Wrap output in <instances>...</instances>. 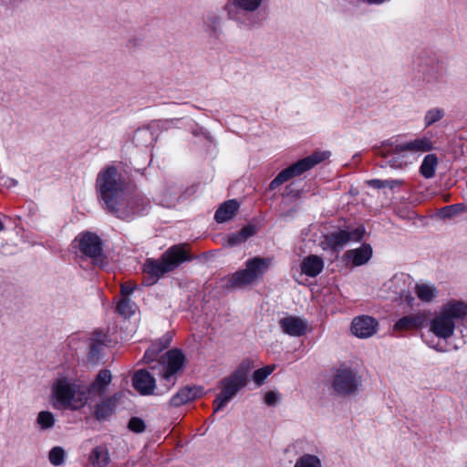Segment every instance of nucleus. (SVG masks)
Here are the masks:
<instances>
[{"label": "nucleus", "mask_w": 467, "mask_h": 467, "mask_svg": "<svg viewBox=\"0 0 467 467\" xmlns=\"http://www.w3.org/2000/svg\"><path fill=\"white\" fill-rule=\"evenodd\" d=\"M98 202L117 218L129 220L142 211L143 197L131 192L119 168L113 164L99 170L95 180Z\"/></svg>", "instance_id": "f257e3e1"}, {"label": "nucleus", "mask_w": 467, "mask_h": 467, "mask_svg": "<svg viewBox=\"0 0 467 467\" xmlns=\"http://www.w3.org/2000/svg\"><path fill=\"white\" fill-rule=\"evenodd\" d=\"M467 317V304L451 299L443 304L430 321V331L438 338L448 339L455 331L456 323Z\"/></svg>", "instance_id": "f03ea898"}, {"label": "nucleus", "mask_w": 467, "mask_h": 467, "mask_svg": "<svg viewBox=\"0 0 467 467\" xmlns=\"http://www.w3.org/2000/svg\"><path fill=\"white\" fill-rule=\"evenodd\" d=\"M185 244H174L167 249L159 260L148 259V285H152L165 274L177 269L182 264L192 261Z\"/></svg>", "instance_id": "7ed1b4c3"}, {"label": "nucleus", "mask_w": 467, "mask_h": 467, "mask_svg": "<svg viewBox=\"0 0 467 467\" xmlns=\"http://www.w3.org/2000/svg\"><path fill=\"white\" fill-rule=\"evenodd\" d=\"M254 368L252 360L246 358L229 376L220 381V394L213 401V414L221 410L241 390L248 381V376Z\"/></svg>", "instance_id": "20e7f679"}, {"label": "nucleus", "mask_w": 467, "mask_h": 467, "mask_svg": "<svg viewBox=\"0 0 467 467\" xmlns=\"http://www.w3.org/2000/svg\"><path fill=\"white\" fill-rule=\"evenodd\" d=\"M165 364V371L161 376L163 384L157 388L156 380L153 376L148 372V396L163 395L168 392L176 383L175 375L182 368L186 357L179 348L168 350L162 357Z\"/></svg>", "instance_id": "39448f33"}, {"label": "nucleus", "mask_w": 467, "mask_h": 467, "mask_svg": "<svg viewBox=\"0 0 467 467\" xmlns=\"http://www.w3.org/2000/svg\"><path fill=\"white\" fill-rule=\"evenodd\" d=\"M53 395L60 405L79 410L89 399V389L86 385L77 384L71 379L63 378L55 383Z\"/></svg>", "instance_id": "423d86ee"}, {"label": "nucleus", "mask_w": 467, "mask_h": 467, "mask_svg": "<svg viewBox=\"0 0 467 467\" xmlns=\"http://www.w3.org/2000/svg\"><path fill=\"white\" fill-rule=\"evenodd\" d=\"M271 264L270 258L254 257L245 263V268L233 274L227 282L229 288H242L263 277Z\"/></svg>", "instance_id": "0eeeda50"}, {"label": "nucleus", "mask_w": 467, "mask_h": 467, "mask_svg": "<svg viewBox=\"0 0 467 467\" xmlns=\"http://www.w3.org/2000/svg\"><path fill=\"white\" fill-rule=\"evenodd\" d=\"M328 152H314L311 155L299 160L280 171L275 178L270 182L269 188L274 190L289 181L294 177L300 176L304 172L311 170L317 164L320 163L328 157Z\"/></svg>", "instance_id": "6e6552de"}, {"label": "nucleus", "mask_w": 467, "mask_h": 467, "mask_svg": "<svg viewBox=\"0 0 467 467\" xmlns=\"http://www.w3.org/2000/svg\"><path fill=\"white\" fill-rule=\"evenodd\" d=\"M82 256L91 259L92 264L104 267L107 265L103 254L102 241L99 235L91 232L80 233L74 240Z\"/></svg>", "instance_id": "1a4fd4ad"}, {"label": "nucleus", "mask_w": 467, "mask_h": 467, "mask_svg": "<svg viewBox=\"0 0 467 467\" xmlns=\"http://www.w3.org/2000/svg\"><path fill=\"white\" fill-rule=\"evenodd\" d=\"M364 234V226H358L351 231L349 229H339L329 234L324 235L321 246L324 250H331L333 252L340 251L350 241H360Z\"/></svg>", "instance_id": "9d476101"}, {"label": "nucleus", "mask_w": 467, "mask_h": 467, "mask_svg": "<svg viewBox=\"0 0 467 467\" xmlns=\"http://www.w3.org/2000/svg\"><path fill=\"white\" fill-rule=\"evenodd\" d=\"M360 384V378L357 373L348 368H340L334 377L333 388L341 395L354 393Z\"/></svg>", "instance_id": "9b49d317"}, {"label": "nucleus", "mask_w": 467, "mask_h": 467, "mask_svg": "<svg viewBox=\"0 0 467 467\" xmlns=\"http://www.w3.org/2000/svg\"><path fill=\"white\" fill-rule=\"evenodd\" d=\"M391 146L390 151L393 154L404 157L407 153L416 154L430 151L432 149V143L430 139L422 137L410 141L396 143L394 141L388 143Z\"/></svg>", "instance_id": "f8f14e48"}, {"label": "nucleus", "mask_w": 467, "mask_h": 467, "mask_svg": "<svg viewBox=\"0 0 467 467\" xmlns=\"http://www.w3.org/2000/svg\"><path fill=\"white\" fill-rule=\"evenodd\" d=\"M379 328V322L376 318L362 315L353 318L351 322V332L359 338H368L375 335Z\"/></svg>", "instance_id": "ddd939ff"}, {"label": "nucleus", "mask_w": 467, "mask_h": 467, "mask_svg": "<svg viewBox=\"0 0 467 467\" xmlns=\"http://www.w3.org/2000/svg\"><path fill=\"white\" fill-rule=\"evenodd\" d=\"M182 186L172 183L161 187L154 197L161 205L173 208L182 202Z\"/></svg>", "instance_id": "4468645a"}, {"label": "nucleus", "mask_w": 467, "mask_h": 467, "mask_svg": "<svg viewBox=\"0 0 467 467\" xmlns=\"http://www.w3.org/2000/svg\"><path fill=\"white\" fill-rule=\"evenodd\" d=\"M282 331L290 337H299L307 331L308 323L306 319L289 316L279 320Z\"/></svg>", "instance_id": "2eb2a0df"}, {"label": "nucleus", "mask_w": 467, "mask_h": 467, "mask_svg": "<svg viewBox=\"0 0 467 467\" xmlns=\"http://www.w3.org/2000/svg\"><path fill=\"white\" fill-rule=\"evenodd\" d=\"M130 392H119L109 399L99 403L95 407V416L99 420H104L111 415L117 407V403L123 398H127Z\"/></svg>", "instance_id": "dca6fc26"}, {"label": "nucleus", "mask_w": 467, "mask_h": 467, "mask_svg": "<svg viewBox=\"0 0 467 467\" xmlns=\"http://www.w3.org/2000/svg\"><path fill=\"white\" fill-rule=\"evenodd\" d=\"M301 273L309 276H317L324 269L323 259L316 254L307 255L300 264Z\"/></svg>", "instance_id": "f3484780"}, {"label": "nucleus", "mask_w": 467, "mask_h": 467, "mask_svg": "<svg viewBox=\"0 0 467 467\" xmlns=\"http://www.w3.org/2000/svg\"><path fill=\"white\" fill-rule=\"evenodd\" d=\"M202 394V388L196 387H184L181 389L170 400L173 407H180L192 401Z\"/></svg>", "instance_id": "a211bd4d"}, {"label": "nucleus", "mask_w": 467, "mask_h": 467, "mask_svg": "<svg viewBox=\"0 0 467 467\" xmlns=\"http://www.w3.org/2000/svg\"><path fill=\"white\" fill-rule=\"evenodd\" d=\"M171 340L172 334L171 332H166L161 337L151 340L150 346L148 348V363L167 349L171 346Z\"/></svg>", "instance_id": "6ab92c4d"}, {"label": "nucleus", "mask_w": 467, "mask_h": 467, "mask_svg": "<svg viewBox=\"0 0 467 467\" xmlns=\"http://www.w3.org/2000/svg\"><path fill=\"white\" fill-rule=\"evenodd\" d=\"M239 209V203L236 200L232 199L224 202L216 210L214 214V220L218 223H223L232 220Z\"/></svg>", "instance_id": "aec40b11"}, {"label": "nucleus", "mask_w": 467, "mask_h": 467, "mask_svg": "<svg viewBox=\"0 0 467 467\" xmlns=\"http://www.w3.org/2000/svg\"><path fill=\"white\" fill-rule=\"evenodd\" d=\"M425 317L422 314L408 315L400 318L394 325V329L404 330L422 327Z\"/></svg>", "instance_id": "412c9836"}, {"label": "nucleus", "mask_w": 467, "mask_h": 467, "mask_svg": "<svg viewBox=\"0 0 467 467\" xmlns=\"http://www.w3.org/2000/svg\"><path fill=\"white\" fill-rule=\"evenodd\" d=\"M414 292L417 297L424 303H431L438 296L436 286L431 283H417Z\"/></svg>", "instance_id": "4be33fe9"}, {"label": "nucleus", "mask_w": 467, "mask_h": 467, "mask_svg": "<svg viewBox=\"0 0 467 467\" xmlns=\"http://www.w3.org/2000/svg\"><path fill=\"white\" fill-rule=\"evenodd\" d=\"M111 379H112V375L109 369L100 370L98 373L94 382L92 384H90L89 386H87L88 389H89V395L92 392H98L99 395H103L105 392L106 387L110 384Z\"/></svg>", "instance_id": "5701e85b"}, {"label": "nucleus", "mask_w": 467, "mask_h": 467, "mask_svg": "<svg viewBox=\"0 0 467 467\" xmlns=\"http://www.w3.org/2000/svg\"><path fill=\"white\" fill-rule=\"evenodd\" d=\"M89 462L93 467H105L109 462V453L106 447L94 448L89 455Z\"/></svg>", "instance_id": "b1692460"}, {"label": "nucleus", "mask_w": 467, "mask_h": 467, "mask_svg": "<svg viewBox=\"0 0 467 467\" xmlns=\"http://www.w3.org/2000/svg\"><path fill=\"white\" fill-rule=\"evenodd\" d=\"M256 234V227L252 224L244 226L239 232L232 234L228 237V244L234 246L244 243L248 238L254 236Z\"/></svg>", "instance_id": "393cba45"}, {"label": "nucleus", "mask_w": 467, "mask_h": 467, "mask_svg": "<svg viewBox=\"0 0 467 467\" xmlns=\"http://www.w3.org/2000/svg\"><path fill=\"white\" fill-rule=\"evenodd\" d=\"M354 265L359 266L366 264L372 256V249L368 244H362L360 247L348 251Z\"/></svg>", "instance_id": "a878e982"}, {"label": "nucleus", "mask_w": 467, "mask_h": 467, "mask_svg": "<svg viewBox=\"0 0 467 467\" xmlns=\"http://www.w3.org/2000/svg\"><path fill=\"white\" fill-rule=\"evenodd\" d=\"M137 304L130 297L119 298L117 306V313L124 318H130L138 311Z\"/></svg>", "instance_id": "bb28decb"}, {"label": "nucleus", "mask_w": 467, "mask_h": 467, "mask_svg": "<svg viewBox=\"0 0 467 467\" xmlns=\"http://www.w3.org/2000/svg\"><path fill=\"white\" fill-rule=\"evenodd\" d=\"M437 165L438 157L436 154L431 153L426 155L420 168V174L426 179L434 177Z\"/></svg>", "instance_id": "cd10ccee"}, {"label": "nucleus", "mask_w": 467, "mask_h": 467, "mask_svg": "<svg viewBox=\"0 0 467 467\" xmlns=\"http://www.w3.org/2000/svg\"><path fill=\"white\" fill-rule=\"evenodd\" d=\"M294 467H322V462L317 455L305 453L297 458Z\"/></svg>", "instance_id": "c85d7f7f"}, {"label": "nucleus", "mask_w": 467, "mask_h": 467, "mask_svg": "<svg viewBox=\"0 0 467 467\" xmlns=\"http://www.w3.org/2000/svg\"><path fill=\"white\" fill-rule=\"evenodd\" d=\"M36 423L42 431L49 430L55 425V417L52 412L42 410L37 415Z\"/></svg>", "instance_id": "c756f323"}, {"label": "nucleus", "mask_w": 467, "mask_h": 467, "mask_svg": "<svg viewBox=\"0 0 467 467\" xmlns=\"http://www.w3.org/2000/svg\"><path fill=\"white\" fill-rule=\"evenodd\" d=\"M132 385L141 395H146V368H140L135 372Z\"/></svg>", "instance_id": "7c9ffc66"}, {"label": "nucleus", "mask_w": 467, "mask_h": 467, "mask_svg": "<svg viewBox=\"0 0 467 467\" xmlns=\"http://www.w3.org/2000/svg\"><path fill=\"white\" fill-rule=\"evenodd\" d=\"M263 0H233L232 4L236 8L247 11L254 12L257 10L262 5Z\"/></svg>", "instance_id": "2f4dec72"}, {"label": "nucleus", "mask_w": 467, "mask_h": 467, "mask_svg": "<svg viewBox=\"0 0 467 467\" xmlns=\"http://www.w3.org/2000/svg\"><path fill=\"white\" fill-rule=\"evenodd\" d=\"M368 184L374 189L389 188L394 189L402 184L400 180H379L372 179L368 182Z\"/></svg>", "instance_id": "473e14b6"}, {"label": "nucleus", "mask_w": 467, "mask_h": 467, "mask_svg": "<svg viewBox=\"0 0 467 467\" xmlns=\"http://www.w3.org/2000/svg\"><path fill=\"white\" fill-rule=\"evenodd\" d=\"M66 457V451L65 450L60 446H55L53 447L48 454L49 462L54 466H59L61 465Z\"/></svg>", "instance_id": "72a5a7b5"}, {"label": "nucleus", "mask_w": 467, "mask_h": 467, "mask_svg": "<svg viewBox=\"0 0 467 467\" xmlns=\"http://www.w3.org/2000/svg\"><path fill=\"white\" fill-rule=\"evenodd\" d=\"M274 366H266L262 368L256 369L253 373V379L257 386H262L268 376L274 371Z\"/></svg>", "instance_id": "f704fd0d"}, {"label": "nucleus", "mask_w": 467, "mask_h": 467, "mask_svg": "<svg viewBox=\"0 0 467 467\" xmlns=\"http://www.w3.org/2000/svg\"><path fill=\"white\" fill-rule=\"evenodd\" d=\"M444 116V111L441 109H430L424 118L425 126L429 127L438 120L441 119Z\"/></svg>", "instance_id": "c9c22d12"}, {"label": "nucleus", "mask_w": 467, "mask_h": 467, "mask_svg": "<svg viewBox=\"0 0 467 467\" xmlns=\"http://www.w3.org/2000/svg\"><path fill=\"white\" fill-rule=\"evenodd\" d=\"M466 211V207L463 203H457L449 206H445L441 209V216L444 218H451L453 215L463 213Z\"/></svg>", "instance_id": "e433bc0d"}, {"label": "nucleus", "mask_w": 467, "mask_h": 467, "mask_svg": "<svg viewBox=\"0 0 467 467\" xmlns=\"http://www.w3.org/2000/svg\"><path fill=\"white\" fill-rule=\"evenodd\" d=\"M140 292V290L131 282H126L120 286V298L130 297L132 298L133 296Z\"/></svg>", "instance_id": "4c0bfd02"}, {"label": "nucleus", "mask_w": 467, "mask_h": 467, "mask_svg": "<svg viewBox=\"0 0 467 467\" xmlns=\"http://www.w3.org/2000/svg\"><path fill=\"white\" fill-rule=\"evenodd\" d=\"M128 427L131 431L139 433L144 431L145 423L141 419L133 417L130 420Z\"/></svg>", "instance_id": "58836bf2"}, {"label": "nucleus", "mask_w": 467, "mask_h": 467, "mask_svg": "<svg viewBox=\"0 0 467 467\" xmlns=\"http://www.w3.org/2000/svg\"><path fill=\"white\" fill-rule=\"evenodd\" d=\"M207 26L210 27V33L218 36V26L221 23V19L218 16H212L207 18Z\"/></svg>", "instance_id": "ea45409f"}, {"label": "nucleus", "mask_w": 467, "mask_h": 467, "mask_svg": "<svg viewBox=\"0 0 467 467\" xmlns=\"http://www.w3.org/2000/svg\"><path fill=\"white\" fill-rule=\"evenodd\" d=\"M104 345L96 342L89 343V358L91 361H96L99 359V353Z\"/></svg>", "instance_id": "a19ab883"}, {"label": "nucleus", "mask_w": 467, "mask_h": 467, "mask_svg": "<svg viewBox=\"0 0 467 467\" xmlns=\"http://www.w3.org/2000/svg\"><path fill=\"white\" fill-rule=\"evenodd\" d=\"M143 38L131 36L127 42V48L130 51H136L142 46Z\"/></svg>", "instance_id": "79ce46f5"}, {"label": "nucleus", "mask_w": 467, "mask_h": 467, "mask_svg": "<svg viewBox=\"0 0 467 467\" xmlns=\"http://www.w3.org/2000/svg\"><path fill=\"white\" fill-rule=\"evenodd\" d=\"M197 185H191L184 189L182 188V202L185 201L187 198L193 196L197 192Z\"/></svg>", "instance_id": "37998d69"}, {"label": "nucleus", "mask_w": 467, "mask_h": 467, "mask_svg": "<svg viewBox=\"0 0 467 467\" xmlns=\"http://www.w3.org/2000/svg\"><path fill=\"white\" fill-rule=\"evenodd\" d=\"M279 397L278 395L274 391H268L265 393V402L269 406H274L278 401Z\"/></svg>", "instance_id": "c03bdc74"}, {"label": "nucleus", "mask_w": 467, "mask_h": 467, "mask_svg": "<svg viewBox=\"0 0 467 467\" xmlns=\"http://www.w3.org/2000/svg\"><path fill=\"white\" fill-rule=\"evenodd\" d=\"M105 340H106V335H105V333H103L101 331L94 332L92 337H90V342L100 343L102 345H105Z\"/></svg>", "instance_id": "a18cd8bd"}, {"label": "nucleus", "mask_w": 467, "mask_h": 467, "mask_svg": "<svg viewBox=\"0 0 467 467\" xmlns=\"http://www.w3.org/2000/svg\"><path fill=\"white\" fill-rule=\"evenodd\" d=\"M397 159L396 158H393L389 161V164L391 167H398V165L396 164L397 163ZM399 167H401V164L399 165Z\"/></svg>", "instance_id": "49530a36"}, {"label": "nucleus", "mask_w": 467, "mask_h": 467, "mask_svg": "<svg viewBox=\"0 0 467 467\" xmlns=\"http://www.w3.org/2000/svg\"><path fill=\"white\" fill-rule=\"evenodd\" d=\"M9 181V186H16L17 184V182L15 179H8Z\"/></svg>", "instance_id": "de8ad7c7"}, {"label": "nucleus", "mask_w": 467, "mask_h": 467, "mask_svg": "<svg viewBox=\"0 0 467 467\" xmlns=\"http://www.w3.org/2000/svg\"><path fill=\"white\" fill-rule=\"evenodd\" d=\"M161 435L159 434L155 439H152V442L158 443L161 440Z\"/></svg>", "instance_id": "09e8293b"}, {"label": "nucleus", "mask_w": 467, "mask_h": 467, "mask_svg": "<svg viewBox=\"0 0 467 467\" xmlns=\"http://www.w3.org/2000/svg\"><path fill=\"white\" fill-rule=\"evenodd\" d=\"M141 269H142L143 272L146 271V265L145 264L142 265Z\"/></svg>", "instance_id": "8fccbe9b"}, {"label": "nucleus", "mask_w": 467, "mask_h": 467, "mask_svg": "<svg viewBox=\"0 0 467 467\" xmlns=\"http://www.w3.org/2000/svg\"><path fill=\"white\" fill-rule=\"evenodd\" d=\"M146 358V352H144L143 356H142V360Z\"/></svg>", "instance_id": "3c124183"}, {"label": "nucleus", "mask_w": 467, "mask_h": 467, "mask_svg": "<svg viewBox=\"0 0 467 467\" xmlns=\"http://www.w3.org/2000/svg\"><path fill=\"white\" fill-rule=\"evenodd\" d=\"M140 132V130H137L136 135H138Z\"/></svg>", "instance_id": "603ef678"}, {"label": "nucleus", "mask_w": 467, "mask_h": 467, "mask_svg": "<svg viewBox=\"0 0 467 467\" xmlns=\"http://www.w3.org/2000/svg\"><path fill=\"white\" fill-rule=\"evenodd\" d=\"M154 124H155V121H152V124L150 125V128H151V127H152V125H154ZM156 125H158V123H156Z\"/></svg>", "instance_id": "864d4df0"}]
</instances>
